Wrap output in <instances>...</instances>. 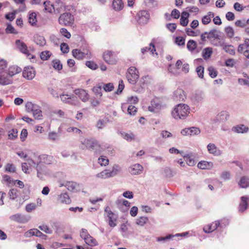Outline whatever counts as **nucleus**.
<instances>
[{
	"mask_svg": "<svg viewBox=\"0 0 249 249\" xmlns=\"http://www.w3.org/2000/svg\"><path fill=\"white\" fill-rule=\"evenodd\" d=\"M190 112V107L187 104H179L177 105L172 112L173 117L176 119H184Z\"/></svg>",
	"mask_w": 249,
	"mask_h": 249,
	"instance_id": "1",
	"label": "nucleus"
},
{
	"mask_svg": "<svg viewBox=\"0 0 249 249\" xmlns=\"http://www.w3.org/2000/svg\"><path fill=\"white\" fill-rule=\"evenodd\" d=\"M82 144L87 149L98 153L101 152V146L98 142L93 138L85 139L81 141Z\"/></svg>",
	"mask_w": 249,
	"mask_h": 249,
	"instance_id": "2",
	"label": "nucleus"
},
{
	"mask_svg": "<svg viewBox=\"0 0 249 249\" xmlns=\"http://www.w3.org/2000/svg\"><path fill=\"white\" fill-rule=\"evenodd\" d=\"M165 107V105L158 98L153 99L150 102V105L148 107V110L154 113H158L159 111Z\"/></svg>",
	"mask_w": 249,
	"mask_h": 249,
	"instance_id": "3",
	"label": "nucleus"
},
{
	"mask_svg": "<svg viewBox=\"0 0 249 249\" xmlns=\"http://www.w3.org/2000/svg\"><path fill=\"white\" fill-rule=\"evenodd\" d=\"M74 20V17L71 13L65 12L59 16L58 22L62 25L71 26L73 24Z\"/></svg>",
	"mask_w": 249,
	"mask_h": 249,
	"instance_id": "4",
	"label": "nucleus"
},
{
	"mask_svg": "<svg viewBox=\"0 0 249 249\" xmlns=\"http://www.w3.org/2000/svg\"><path fill=\"white\" fill-rule=\"evenodd\" d=\"M126 78L129 83L132 85L135 84L139 78L138 70L134 67H130L126 73Z\"/></svg>",
	"mask_w": 249,
	"mask_h": 249,
	"instance_id": "5",
	"label": "nucleus"
},
{
	"mask_svg": "<svg viewBox=\"0 0 249 249\" xmlns=\"http://www.w3.org/2000/svg\"><path fill=\"white\" fill-rule=\"evenodd\" d=\"M10 219L19 223H25L30 220L31 216L18 213L10 216Z\"/></svg>",
	"mask_w": 249,
	"mask_h": 249,
	"instance_id": "6",
	"label": "nucleus"
},
{
	"mask_svg": "<svg viewBox=\"0 0 249 249\" xmlns=\"http://www.w3.org/2000/svg\"><path fill=\"white\" fill-rule=\"evenodd\" d=\"M230 116L228 112L225 110L222 111L218 113L213 120V123L218 124L224 123L228 120Z\"/></svg>",
	"mask_w": 249,
	"mask_h": 249,
	"instance_id": "7",
	"label": "nucleus"
},
{
	"mask_svg": "<svg viewBox=\"0 0 249 249\" xmlns=\"http://www.w3.org/2000/svg\"><path fill=\"white\" fill-rule=\"evenodd\" d=\"M104 60L108 64L114 65L117 63L116 56L114 52L107 51L103 54Z\"/></svg>",
	"mask_w": 249,
	"mask_h": 249,
	"instance_id": "8",
	"label": "nucleus"
},
{
	"mask_svg": "<svg viewBox=\"0 0 249 249\" xmlns=\"http://www.w3.org/2000/svg\"><path fill=\"white\" fill-rule=\"evenodd\" d=\"M150 18L149 13L146 10H142L139 12L137 15V20L141 24H146Z\"/></svg>",
	"mask_w": 249,
	"mask_h": 249,
	"instance_id": "9",
	"label": "nucleus"
},
{
	"mask_svg": "<svg viewBox=\"0 0 249 249\" xmlns=\"http://www.w3.org/2000/svg\"><path fill=\"white\" fill-rule=\"evenodd\" d=\"M22 75L24 78L30 80L35 77L36 75V71L32 67H26L24 69Z\"/></svg>",
	"mask_w": 249,
	"mask_h": 249,
	"instance_id": "10",
	"label": "nucleus"
},
{
	"mask_svg": "<svg viewBox=\"0 0 249 249\" xmlns=\"http://www.w3.org/2000/svg\"><path fill=\"white\" fill-rule=\"evenodd\" d=\"M173 98L177 102H181L184 101L186 97L184 91L181 89H178L174 91Z\"/></svg>",
	"mask_w": 249,
	"mask_h": 249,
	"instance_id": "11",
	"label": "nucleus"
},
{
	"mask_svg": "<svg viewBox=\"0 0 249 249\" xmlns=\"http://www.w3.org/2000/svg\"><path fill=\"white\" fill-rule=\"evenodd\" d=\"M72 55L74 57L78 59H82L84 58H88L90 53L89 51L82 52L78 49H74L72 51Z\"/></svg>",
	"mask_w": 249,
	"mask_h": 249,
	"instance_id": "12",
	"label": "nucleus"
},
{
	"mask_svg": "<svg viewBox=\"0 0 249 249\" xmlns=\"http://www.w3.org/2000/svg\"><path fill=\"white\" fill-rule=\"evenodd\" d=\"M200 133V130L199 128L196 127H191L186 128L181 130V133L183 135H197Z\"/></svg>",
	"mask_w": 249,
	"mask_h": 249,
	"instance_id": "13",
	"label": "nucleus"
},
{
	"mask_svg": "<svg viewBox=\"0 0 249 249\" xmlns=\"http://www.w3.org/2000/svg\"><path fill=\"white\" fill-rule=\"evenodd\" d=\"M13 80L7 75V71H0V85H7L11 84Z\"/></svg>",
	"mask_w": 249,
	"mask_h": 249,
	"instance_id": "14",
	"label": "nucleus"
},
{
	"mask_svg": "<svg viewBox=\"0 0 249 249\" xmlns=\"http://www.w3.org/2000/svg\"><path fill=\"white\" fill-rule=\"evenodd\" d=\"M207 148L208 152L214 156H218L222 154L221 150L217 147L215 144L213 143H209L207 146Z\"/></svg>",
	"mask_w": 249,
	"mask_h": 249,
	"instance_id": "15",
	"label": "nucleus"
},
{
	"mask_svg": "<svg viewBox=\"0 0 249 249\" xmlns=\"http://www.w3.org/2000/svg\"><path fill=\"white\" fill-rule=\"evenodd\" d=\"M143 168L142 165L139 163L134 164L128 168V171L132 175H139L143 171Z\"/></svg>",
	"mask_w": 249,
	"mask_h": 249,
	"instance_id": "16",
	"label": "nucleus"
},
{
	"mask_svg": "<svg viewBox=\"0 0 249 249\" xmlns=\"http://www.w3.org/2000/svg\"><path fill=\"white\" fill-rule=\"evenodd\" d=\"M74 93L84 102L88 101L89 98V94L85 90L83 89H76L74 90Z\"/></svg>",
	"mask_w": 249,
	"mask_h": 249,
	"instance_id": "17",
	"label": "nucleus"
},
{
	"mask_svg": "<svg viewBox=\"0 0 249 249\" xmlns=\"http://www.w3.org/2000/svg\"><path fill=\"white\" fill-rule=\"evenodd\" d=\"M53 7L54 13L59 14L65 10L66 5L61 0H57L53 4Z\"/></svg>",
	"mask_w": 249,
	"mask_h": 249,
	"instance_id": "18",
	"label": "nucleus"
},
{
	"mask_svg": "<svg viewBox=\"0 0 249 249\" xmlns=\"http://www.w3.org/2000/svg\"><path fill=\"white\" fill-rule=\"evenodd\" d=\"M108 223L110 227L114 228L117 225L116 221L118 218V216L113 213L110 212L108 215H107Z\"/></svg>",
	"mask_w": 249,
	"mask_h": 249,
	"instance_id": "19",
	"label": "nucleus"
},
{
	"mask_svg": "<svg viewBox=\"0 0 249 249\" xmlns=\"http://www.w3.org/2000/svg\"><path fill=\"white\" fill-rule=\"evenodd\" d=\"M22 71L21 68L17 66H10L7 70V75L11 78L14 75L20 73Z\"/></svg>",
	"mask_w": 249,
	"mask_h": 249,
	"instance_id": "20",
	"label": "nucleus"
},
{
	"mask_svg": "<svg viewBox=\"0 0 249 249\" xmlns=\"http://www.w3.org/2000/svg\"><path fill=\"white\" fill-rule=\"evenodd\" d=\"M16 44L20 52L28 56L29 55V52L27 49V45L24 42L20 40H17Z\"/></svg>",
	"mask_w": 249,
	"mask_h": 249,
	"instance_id": "21",
	"label": "nucleus"
},
{
	"mask_svg": "<svg viewBox=\"0 0 249 249\" xmlns=\"http://www.w3.org/2000/svg\"><path fill=\"white\" fill-rule=\"evenodd\" d=\"M205 98V95L203 92L199 91L193 94L191 97L192 101L196 103H199L203 102Z\"/></svg>",
	"mask_w": 249,
	"mask_h": 249,
	"instance_id": "22",
	"label": "nucleus"
},
{
	"mask_svg": "<svg viewBox=\"0 0 249 249\" xmlns=\"http://www.w3.org/2000/svg\"><path fill=\"white\" fill-rule=\"evenodd\" d=\"M37 177L40 179H44V177L49 175V172L44 167L36 166Z\"/></svg>",
	"mask_w": 249,
	"mask_h": 249,
	"instance_id": "23",
	"label": "nucleus"
},
{
	"mask_svg": "<svg viewBox=\"0 0 249 249\" xmlns=\"http://www.w3.org/2000/svg\"><path fill=\"white\" fill-rule=\"evenodd\" d=\"M249 197L247 196H243L241 197V202L239 206V211L243 212L247 208L248 201Z\"/></svg>",
	"mask_w": 249,
	"mask_h": 249,
	"instance_id": "24",
	"label": "nucleus"
},
{
	"mask_svg": "<svg viewBox=\"0 0 249 249\" xmlns=\"http://www.w3.org/2000/svg\"><path fill=\"white\" fill-rule=\"evenodd\" d=\"M22 189L21 191L19 190V196L22 198L23 201H24L29 198L30 190L28 187Z\"/></svg>",
	"mask_w": 249,
	"mask_h": 249,
	"instance_id": "25",
	"label": "nucleus"
},
{
	"mask_svg": "<svg viewBox=\"0 0 249 249\" xmlns=\"http://www.w3.org/2000/svg\"><path fill=\"white\" fill-rule=\"evenodd\" d=\"M183 157L186 163L189 166H193L196 164V161L195 160V157L193 155L187 154L186 155H184Z\"/></svg>",
	"mask_w": 249,
	"mask_h": 249,
	"instance_id": "26",
	"label": "nucleus"
},
{
	"mask_svg": "<svg viewBox=\"0 0 249 249\" xmlns=\"http://www.w3.org/2000/svg\"><path fill=\"white\" fill-rule=\"evenodd\" d=\"M38 159L39 160V163L43 162L45 164H51L52 161L53 157L47 155H42L38 156Z\"/></svg>",
	"mask_w": 249,
	"mask_h": 249,
	"instance_id": "27",
	"label": "nucleus"
},
{
	"mask_svg": "<svg viewBox=\"0 0 249 249\" xmlns=\"http://www.w3.org/2000/svg\"><path fill=\"white\" fill-rule=\"evenodd\" d=\"M213 53V48L211 47H206L204 48L202 52V56L205 60L210 58Z\"/></svg>",
	"mask_w": 249,
	"mask_h": 249,
	"instance_id": "28",
	"label": "nucleus"
},
{
	"mask_svg": "<svg viewBox=\"0 0 249 249\" xmlns=\"http://www.w3.org/2000/svg\"><path fill=\"white\" fill-rule=\"evenodd\" d=\"M249 130L248 127L243 124L237 125L236 126L232 128V130L238 133H243L247 132Z\"/></svg>",
	"mask_w": 249,
	"mask_h": 249,
	"instance_id": "29",
	"label": "nucleus"
},
{
	"mask_svg": "<svg viewBox=\"0 0 249 249\" xmlns=\"http://www.w3.org/2000/svg\"><path fill=\"white\" fill-rule=\"evenodd\" d=\"M213 166V163L206 161H201L197 164L198 168L201 169H209Z\"/></svg>",
	"mask_w": 249,
	"mask_h": 249,
	"instance_id": "30",
	"label": "nucleus"
},
{
	"mask_svg": "<svg viewBox=\"0 0 249 249\" xmlns=\"http://www.w3.org/2000/svg\"><path fill=\"white\" fill-rule=\"evenodd\" d=\"M112 6L116 11H120L124 7V3L122 0H114Z\"/></svg>",
	"mask_w": 249,
	"mask_h": 249,
	"instance_id": "31",
	"label": "nucleus"
},
{
	"mask_svg": "<svg viewBox=\"0 0 249 249\" xmlns=\"http://www.w3.org/2000/svg\"><path fill=\"white\" fill-rule=\"evenodd\" d=\"M34 41L35 43L40 46H43L46 44V40L42 36L36 35L34 36Z\"/></svg>",
	"mask_w": 249,
	"mask_h": 249,
	"instance_id": "32",
	"label": "nucleus"
},
{
	"mask_svg": "<svg viewBox=\"0 0 249 249\" xmlns=\"http://www.w3.org/2000/svg\"><path fill=\"white\" fill-rule=\"evenodd\" d=\"M8 196L10 199L14 200L19 196V190L16 188L11 189L8 192Z\"/></svg>",
	"mask_w": 249,
	"mask_h": 249,
	"instance_id": "33",
	"label": "nucleus"
},
{
	"mask_svg": "<svg viewBox=\"0 0 249 249\" xmlns=\"http://www.w3.org/2000/svg\"><path fill=\"white\" fill-rule=\"evenodd\" d=\"M120 134L121 137L127 141L130 142L135 139L134 134L131 132L128 133L125 132H122L120 133Z\"/></svg>",
	"mask_w": 249,
	"mask_h": 249,
	"instance_id": "34",
	"label": "nucleus"
},
{
	"mask_svg": "<svg viewBox=\"0 0 249 249\" xmlns=\"http://www.w3.org/2000/svg\"><path fill=\"white\" fill-rule=\"evenodd\" d=\"M85 243L90 246H96L98 245L96 240L90 235L84 240Z\"/></svg>",
	"mask_w": 249,
	"mask_h": 249,
	"instance_id": "35",
	"label": "nucleus"
},
{
	"mask_svg": "<svg viewBox=\"0 0 249 249\" xmlns=\"http://www.w3.org/2000/svg\"><path fill=\"white\" fill-rule=\"evenodd\" d=\"M32 112L33 113L34 117L36 119L41 120L42 119L43 116L42 111L38 106H36V107L35 108Z\"/></svg>",
	"mask_w": 249,
	"mask_h": 249,
	"instance_id": "36",
	"label": "nucleus"
},
{
	"mask_svg": "<svg viewBox=\"0 0 249 249\" xmlns=\"http://www.w3.org/2000/svg\"><path fill=\"white\" fill-rule=\"evenodd\" d=\"M214 13L212 12H208V14L202 18V22L204 25L209 23L211 20V18L214 17Z\"/></svg>",
	"mask_w": 249,
	"mask_h": 249,
	"instance_id": "37",
	"label": "nucleus"
},
{
	"mask_svg": "<svg viewBox=\"0 0 249 249\" xmlns=\"http://www.w3.org/2000/svg\"><path fill=\"white\" fill-rule=\"evenodd\" d=\"M239 186L241 188H247L249 186V178L247 177H243L241 178L239 183Z\"/></svg>",
	"mask_w": 249,
	"mask_h": 249,
	"instance_id": "38",
	"label": "nucleus"
},
{
	"mask_svg": "<svg viewBox=\"0 0 249 249\" xmlns=\"http://www.w3.org/2000/svg\"><path fill=\"white\" fill-rule=\"evenodd\" d=\"M223 49L227 53L231 55H234L235 54V50L233 46L231 45L226 44L224 46Z\"/></svg>",
	"mask_w": 249,
	"mask_h": 249,
	"instance_id": "39",
	"label": "nucleus"
},
{
	"mask_svg": "<svg viewBox=\"0 0 249 249\" xmlns=\"http://www.w3.org/2000/svg\"><path fill=\"white\" fill-rule=\"evenodd\" d=\"M60 201L63 203L69 204L71 203V199L67 193L61 194L59 196Z\"/></svg>",
	"mask_w": 249,
	"mask_h": 249,
	"instance_id": "40",
	"label": "nucleus"
},
{
	"mask_svg": "<svg viewBox=\"0 0 249 249\" xmlns=\"http://www.w3.org/2000/svg\"><path fill=\"white\" fill-rule=\"evenodd\" d=\"M43 6L44 10L49 12L52 13L54 11L53 4L51 3L49 1H45L43 2Z\"/></svg>",
	"mask_w": 249,
	"mask_h": 249,
	"instance_id": "41",
	"label": "nucleus"
},
{
	"mask_svg": "<svg viewBox=\"0 0 249 249\" xmlns=\"http://www.w3.org/2000/svg\"><path fill=\"white\" fill-rule=\"evenodd\" d=\"M197 44L195 41L190 39L188 41L187 44V48L189 51L193 52L196 49Z\"/></svg>",
	"mask_w": 249,
	"mask_h": 249,
	"instance_id": "42",
	"label": "nucleus"
},
{
	"mask_svg": "<svg viewBox=\"0 0 249 249\" xmlns=\"http://www.w3.org/2000/svg\"><path fill=\"white\" fill-rule=\"evenodd\" d=\"M52 66L56 70L60 71L62 69V64L59 59H54L52 61Z\"/></svg>",
	"mask_w": 249,
	"mask_h": 249,
	"instance_id": "43",
	"label": "nucleus"
},
{
	"mask_svg": "<svg viewBox=\"0 0 249 249\" xmlns=\"http://www.w3.org/2000/svg\"><path fill=\"white\" fill-rule=\"evenodd\" d=\"M151 50V54H153L156 52L155 47L152 43H150L149 47H145L141 49L142 53L144 54L145 52Z\"/></svg>",
	"mask_w": 249,
	"mask_h": 249,
	"instance_id": "44",
	"label": "nucleus"
},
{
	"mask_svg": "<svg viewBox=\"0 0 249 249\" xmlns=\"http://www.w3.org/2000/svg\"><path fill=\"white\" fill-rule=\"evenodd\" d=\"M92 91L97 97H101L102 96V86L100 85H96L92 88Z\"/></svg>",
	"mask_w": 249,
	"mask_h": 249,
	"instance_id": "45",
	"label": "nucleus"
},
{
	"mask_svg": "<svg viewBox=\"0 0 249 249\" xmlns=\"http://www.w3.org/2000/svg\"><path fill=\"white\" fill-rule=\"evenodd\" d=\"M65 186L70 191H74L76 190L77 184L74 182L70 181L67 182Z\"/></svg>",
	"mask_w": 249,
	"mask_h": 249,
	"instance_id": "46",
	"label": "nucleus"
},
{
	"mask_svg": "<svg viewBox=\"0 0 249 249\" xmlns=\"http://www.w3.org/2000/svg\"><path fill=\"white\" fill-rule=\"evenodd\" d=\"M226 35L229 38H232L234 35V31L233 28L231 26H228L224 30Z\"/></svg>",
	"mask_w": 249,
	"mask_h": 249,
	"instance_id": "47",
	"label": "nucleus"
},
{
	"mask_svg": "<svg viewBox=\"0 0 249 249\" xmlns=\"http://www.w3.org/2000/svg\"><path fill=\"white\" fill-rule=\"evenodd\" d=\"M52 54L51 52L45 51L41 53L40 57L42 60H47L50 57Z\"/></svg>",
	"mask_w": 249,
	"mask_h": 249,
	"instance_id": "48",
	"label": "nucleus"
},
{
	"mask_svg": "<svg viewBox=\"0 0 249 249\" xmlns=\"http://www.w3.org/2000/svg\"><path fill=\"white\" fill-rule=\"evenodd\" d=\"M148 219L145 216H141L137 219L136 223L137 225L143 226L147 222Z\"/></svg>",
	"mask_w": 249,
	"mask_h": 249,
	"instance_id": "49",
	"label": "nucleus"
},
{
	"mask_svg": "<svg viewBox=\"0 0 249 249\" xmlns=\"http://www.w3.org/2000/svg\"><path fill=\"white\" fill-rule=\"evenodd\" d=\"M121 168L117 164H115L113 166L112 170H110V173L112 177L117 175L121 171Z\"/></svg>",
	"mask_w": 249,
	"mask_h": 249,
	"instance_id": "50",
	"label": "nucleus"
},
{
	"mask_svg": "<svg viewBox=\"0 0 249 249\" xmlns=\"http://www.w3.org/2000/svg\"><path fill=\"white\" fill-rule=\"evenodd\" d=\"M213 37L215 39H220L219 36L217 34V31L215 29H213L210 31L209 32L208 35L207 36V38L209 39Z\"/></svg>",
	"mask_w": 249,
	"mask_h": 249,
	"instance_id": "51",
	"label": "nucleus"
},
{
	"mask_svg": "<svg viewBox=\"0 0 249 249\" xmlns=\"http://www.w3.org/2000/svg\"><path fill=\"white\" fill-rule=\"evenodd\" d=\"M37 208V205L35 203H31L27 204L25 206V211L28 213H31Z\"/></svg>",
	"mask_w": 249,
	"mask_h": 249,
	"instance_id": "52",
	"label": "nucleus"
},
{
	"mask_svg": "<svg viewBox=\"0 0 249 249\" xmlns=\"http://www.w3.org/2000/svg\"><path fill=\"white\" fill-rule=\"evenodd\" d=\"M98 163L101 166H106L108 164L109 160L107 158L104 156H101L98 158Z\"/></svg>",
	"mask_w": 249,
	"mask_h": 249,
	"instance_id": "53",
	"label": "nucleus"
},
{
	"mask_svg": "<svg viewBox=\"0 0 249 249\" xmlns=\"http://www.w3.org/2000/svg\"><path fill=\"white\" fill-rule=\"evenodd\" d=\"M36 105L34 104L31 102H28L26 103L25 107L28 112H33L35 108L36 107Z\"/></svg>",
	"mask_w": 249,
	"mask_h": 249,
	"instance_id": "54",
	"label": "nucleus"
},
{
	"mask_svg": "<svg viewBox=\"0 0 249 249\" xmlns=\"http://www.w3.org/2000/svg\"><path fill=\"white\" fill-rule=\"evenodd\" d=\"M209 75L213 78L216 77L217 75V71L213 67H209L208 69Z\"/></svg>",
	"mask_w": 249,
	"mask_h": 249,
	"instance_id": "55",
	"label": "nucleus"
},
{
	"mask_svg": "<svg viewBox=\"0 0 249 249\" xmlns=\"http://www.w3.org/2000/svg\"><path fill=\"white\" fill-rule=\"evenodd\" d=\"M67 103L71 105L76 106L78 105V101L76 97L73 95L70 96V98L69 99V100H68Z\"/></svg>",
	"mask_w": 249,
	"mask_h": 249,
	"instance_id": "56",
	"label": "nucleus"
},
{
	"mask_svg": "<svg viewBox=\"0 0 249 249\" xmlns=\"http://www.w3.org/2000/svg\"><path fill=\"white\" fill-rule=\"evenodd\" d=\"M5 32L8 34H17L18 32L15 29V28L12 26L11 24H8L5 29Z\"/></svg>",
	"mask_w": 249,
	"mask_h": 249,
	"instance_id": "57",
	"label": "nucleus"
},
{
	"mask_svg": "<svg viewBox=\"0 0 249 249\" xmlns=\"http://www.w3.org/2000/svg\"><path fill=\"white\" fill-rule=\"evenodd\" d=\"M86 65L92 70H95L98 68L97 65L92 61H87L86 62Z\"/></svg>",
	"mask_w": 249,
	"mask_h": 249,
	"instance_id": "58",
	"label": "nucleus"
},
{
	"mask_svg": "<svg viewBox=\"0 0 249 249\" xmlns=\"http://www.w3.org/2000/svg\"><path fill=\"white\" fill-rule=\"evenodd\" d=\"M36 14L35 13H32L29 16V22L31 25H34L36 21Z\"/></svg>",
	"mask_w": 249,
	"mask_h": 249,
	"instance_id": "59",
	"label": "nucleus"
},
{
	"mask_svg": "<svg viewBox=\"0 0 249 249\" xmlns=\"http://www.w3.org/2000/svg\"><path fill=\"white\" fill-rule=\"evenodd\" d=\"M246 20L244 19L242 20H237L235 22V25L236 27L245 28L247 26Z\"/></svg>",
	"mask_w": 249,
	"mask_h": 249,
	"instance_id": "60",
	"label": "nucleus"
},
{
	"mask_svg": "<svg viewBox=\"0 0 249 249\" xmlns=\"http://www.w3.org/2000/svg\"><path fill=\"white\" fill-rule=\"evenodd\" d=\"M196 71L197 72V74L198 76V77L200 78H203L204 77V67L199 66L197 67L196 69Z\"/></svg>",
	"mask_w": 249,
	"mask_h": 249,
	"instance_id": "61",
	"label": "nucleus"
},
{
	"mask_svg": "<svg viewBox=\"0 0 249 249\" xmlns=\"http://www.w3.org/2000/svg\"><path fill=\"white\" fill-rule=\"evenodd\" d=\"M145 4L149 8H153L157 5V1L155 0H144Z\"/></svg>",
	"mask_w": 249,
	"mask_h": 249,
	"instance_id": "62",
	"label": "nucleus"
},
{
	"mask_svg": "<svg viewBox=\"0 0 249 249\" xmlns=\"http://www.w3.org/2000/svg\"><path fill=\"white\" fill-rule=\"evenodd\" d=\"M127 111L130 115H134L137 111V108L133 105H130L128 107Z\"/></svg>",
	"mask_w": 249,
	"mask_h": 249,
	"instance_id": "63",
	"label": "nucleus"
},
{
	"mask_svg": "<svg viewBox=\"0 0 249 249\" xmlns=\"http://www.w3.org/2000/svg\"><path fill=\"white\" fill-rule=\"evenodd\" d=\"M175 42L178 46H184L185 45V38L182 36L176 37Z\"/></svg>",
	"mask_w": 249,
	"mask_h": 249,
	"instance_id": "64",
	"label": "nucleus"
}]
</instances>
